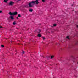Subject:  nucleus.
Wrapping results in <instances>:
<instances>
[{"mask_svg": "<svg viewBox=\"0 0 78 78\" xmlns=\"http://www.w3.org/2000/svg\"><path fill=\"white\" fill-rule=\"evenodd\" d=\"M9 15H11V16H12L13 15H17V12H10L9 13Z\"/></svg>", "mask_w": 78, "mask_h": 78, "instance_id": "obj_1", "label": "nucleus"}, {"mask_svg": "<svg viewBox=\"0 0 78 78\" xmlns=\"http://www.w3.org/2000/svg\"><path fill=\"white\" fill-rule=\"evenodd\" d=\"M34 5L33 2L32 1L29 3V7H33V6Z\"/></svg>", "mask_w": 78, "mask_h": 78, "instance_id": "obj_2", "label": "nucleus"}, {"mask_svg": "<svg viewBox=\"0 0 78 78\" xmlns=\"http://www.w3.org/2000/svg\"><path fill=\"white\" fill-rule=\"evenodd\" d=\"M34 4H35L36 5H38L39 4V1L38 0H36L35 1H33Z\"/></svg>", "mask_w": 78, "mask_h": 78, "instance_id": "obj_3", "label": "nucleus"}, {"mask_svg": "<svg viewBox=\"0 0 78 78\" xmlns=\"http://www.w3.org/2000/svg\"><path fill=\"white\" fill-rule=\"evenodd\" d=\"M13 4H14V2L11 1L9 2V5L10 6H12V5H13Z\"/></svg>", "mask_w": 78, "mask_h": 78, "instance_id": "obj_4", "label": "nucleus"}, {"mask_svg": "<svg viewBox=\"0 0 78 78\" xmlns=\"http://www.w3.org/2000/svg\"><path fill=\"white\" fill-rule=\"evenodd\" d=\"M10 19H11L12 20H14V16H10Z\"/></svg>", "mask_w": 78, "mask_h": 78, "instance_id": "obj_5", "label": "nucleus"}, {"mask_svg": "<svg viewBox=\"0 0 78 78\" xmlns=\"http://www.w3.org/2000/svg\"><path fill=\"white\" fill-rule=\"evenodd\" d=\"M13 24V25H16V24H17V23H16V21L14 22Z\"/></svg>", "mask_w": 78, "mask_h": 78, "instance_id": "obj_6", "label": "nucleus"}, {"mask_svg": "<svg viewBox=\"0 0 78 78\" xmlns=\"http://www.w3.org/2000/svg\"><path fill=\"white\" fill-rule=\"evenodd\" d=\"M8 1V0H4V2L5 3H7Z\"/></svg>", "mask_w": 78, "mask_h": 78, "instance_id": "obj_7", "label": "nucleus"}, {"mask_svg": "<svg viewBox=\"0 0 78 78\" xmlns=\"http://www.w3.org/2000/svg\"><path fill=\"white\" fill-rule=\"evenodd\" d=\"M37 36L38 37H41V34H39L38 35H37Z\"/></svg>", "mask_w": 78, "mask_h": 78, "instance_id": "obj_8", "label": "nucleus"}, {"mask_svg": "<svg viewBox=\"0 0 78 78\" xmlns=\"http://www.w3.org/2000/svg\"><path fill=\"white\" fill-rule=\"evenodd\" d=\"M53 58H54V56H53V55H51V59H53Z\"/></svg>", "mask_w": 78, "mask_h": 78, "instance_id": "obj_9", "label": "nucleus"}, {"mask_svg": "<svg viewBox=\"0 0 78 78\" xmlns=\"http://www.w3.org/2000/svg\"><path fill=\"white\" fill-rule=\"evenodd\" d=\"M37 31L38 33H40L41 32V30H37Z\"/></svg>", "mask_w": 78, "mask_h": 78, "instance_id": "obj_10", "label": "nucleus"}, {"mask_svg": "<svg viewBox=\"0 0 78 78\" xmlns=\"http://www.w3.org/2000/svg\"><path fill=\"white\" fill-rule=\"evenodd\" d=\"M33 9H30L29 10V11H30V12H32V11H33Z\"/></svg>", "mask_w": 78, "mask_h": 78, "instance_id": "obj_11", "label": "nucleus"}, {"mask_svg": "<svg viewBox=\"0 0 78 78\" xmlns=\"http://www.w3.org/2000/svg\"><path fill=\"white\" fill-rule=\"evenodd\" d=\"M66 39H70V38H69V36H67L66 37Z\"/></svg>", "mask_w": 78, "mask_h": 78, "instance_id": "obj_12", "label": "nucleus"}, {"mask_svg": "<svg viewBox=\"0 0 78 78\" xmlns=\"http://www.w3.org/2000/svg\"><path fill=\"white\" fill-rule=\"evenodd\" d=\"M20 16H21V15L20 14L18 15V17H20Z\"/></svg>", "mask_w": 78, "mask_h": 78, "instance_id": "obj_13", "label": "nucleus"}, {"mask_svg": "<svg viewBox=\"0 0 78 78\" xmlns=\"http://www.w3.org/2000/svg\"><path fill=\"white\" fill-rule=\"evenodd\" d=\"M53 26L54 27H55V26H56V24H53Z\"/></svg>", "mask_w": 78, "mask_h": 78, "instance_id": "obj_14", "label": "nucleus"}, {"mask_svg": "<svg viewBox=\"0 0 78 78\" xmlns=\"http://www.w3.org/2000/svg\"><path fill=\"white\" fill-rule=\"evenodd\" d=\"M42 38L43 39V40H45V37H42Z\"/></svg>", "mask_w": 78, "mask_h": 78, "instance_id": "obj_15", "label": "nucleus"}, {"mask_svg": "<svg viewBox=\"0 0 78 78\" xmlns=\"http://www.w3.org/2000/svg\"><path fill=\"white\" fill-rule=\"evenodd\" d=\"M42 2H45V0H42Z\"/></svg>", "mask_w": 78, "mask_h": 78, "instance_id": "obj_16", "label": "nucleus"}, {"mask_svg": "<svg viewBox=\"0 0 78 78\" xmlns=\"http://www.w3.org/2000/svg\"><path fill=\"white\" fill-rule=\"evenodd\" d=\"M1 47H4V45H1Z\"/></svg>", "mask_w": 78, "mask_h": 78, "instance_id": "obj_17", "label": "nucleus"}, {"mask_svg": "<svg viewBox=\"0 0 78 78\" xmlns=\"http://www.w3.org/2000/svg\"><path fill=\"white\" fill-rule=\"evenodd\" d=\"M25 53V51H23V52H22V53H23H23Z\"/></svg>", "mask_w": 78, "mask_h": 78, "instance_id": "obj_18", "label": "nucleus"}, {"mask_svg": "<svg viewBox=\"0 0 78 78\" xmlns=\"http://www.w3.org/2000/svg\"><path fill=\"white\" fill-rule=\"evenodd\" d=\"M0 28H2V27L0 26Z\"/></svg>", "mask_w": 78, "mask_h": 78, "instance_id": "obj_19", "label": "nucleus"}, {"mask_svg": "<svg viewBox=\"0 0 78 78\" xmlns=\"http://www.w3.org/2000/svg\"><path fill=\"white\" fill-rule=\"evenodd\" d=\"M2 11H0V13H2Z\"/></svg>", "mask_w": 78, "mask_h": 78, "instance_id": "obj_20", "label": "nucleus"}, {"mask_svg": "<svg viewBox=\"0 0 78 78\" xmlns=\"http://www.w3.org/2000/svg\"><path fill=\"white\" fill-rule=\"evenodd\" d=\"M76 27H77V28L78 27V25H76Z\"/></svg>", "mask_w": 78, "mask_h": 78, "instance_id": "obj_21", "label": "nucleus"}, {"mask_svg": "<svg viewBox=\"0 0 78 78\" xmlns=\"http://www.w3.org/2000/svg\"><path fill=\"white\" fill-rule=\"evenodd\" d=\"M17 19H18V17H17Z\"/></svg>", "mask_w": 78, "mask_h": 78, "instance_id": "obj_22", "label": "nucleus"}, {"mask_svg": "<svg viewBox=\"0 0 78 78\" xmlns=\"http://www.w3.org/2000/svg\"><path fill=\"white\" fill-rule=\"evenodd\" d=\"M20 0H18V1H20Z\"/></svg>", "mask_w": 78, "mask_h": 78, "instance_id": "obj_23", "label": "nucleus"}]
</instances>
